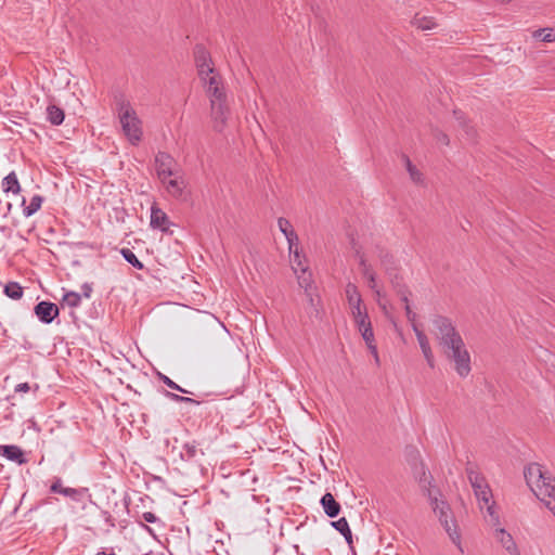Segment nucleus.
I'll return each instance as SVG.
<instances>
[{
	"label": "nucleus",
	"instance_id": "obj_1",
	"mask_svg": "<svg viewBox=\"0 0 555 555\" xmlns=\"http://www.w3.org/2000/svg\"><path fill=\"white\" fill-rule=\"evenodd\" d=\"M434 334L446 358L453 364L454 371L462 378L472 371L470 354L452 321L443 315L433 318Z\"/></svg>",
	"mask_w": 555,
	"mask_h": 555
},
{
	"label": "nucleus",
	"instance_id": "obj_2",
	"mask_svg": "<svg viewBox=\"0 0 555 555\" xmlns=\"http://www.w3.org/2000/svg\"><path fill=\"white\" fill-rule=\"evenodd\" d=\"M194 60L197 75L203 83L210 104L221 103L225 100L224 87L220 74L215 68L210 53L203 47L194 48Z\"/></svg>",
	"mask_w": 555,
	"mask_h": 555
},
{
	"label": "nucleus",
	"instance_id": "obj_3",
	"mask_svg": "<svg viewBox=\"0 0 555 555\" xmlns=\"http://www.w3.org/2000/svg\"><path fill=\"white\" fill-rule=\"evenodd\" d=\"M466 473L480 509L482 511L486 507L491 525L498 526L500 516L495 511V502L486 478L473 468H467Z\"/></svg>",
	"mask_w": 555,
	"mask_h": 555
},
{
	"label": "nucleus",
	"instance_id": "obj_4",
	"mask_svg": "<svg viewBox=\"0 0 555 555\" xmlns=\"http://www.w3.org/2000/svg\"><path fill=\"white\" fill-rule=\"evenodd\" d=\"M441 493H434L431 498H427L434 513L438 516L441 526L444 528L450 539L457 545L459 550L463 553L461 545V534L453 517H451V508L447 501L440 500Z\"/></svg>",
	"mask_w": 555,
	"mask_h": 555
},
{
	"label": "nucleus",
	"instance_id": "obj_5",
	"mask_svg": "<svg viewBox=\"0 0 555 555\" xmlns=\"http://www.w3.org/2000/svg\"><path fill=\"white\" fill-rule=\"evenodd\" d=\"M119 124L124 135L131 145H138L143 137L142 121L132 106H120Z\"/></svg>",
	"mask_w": 555,
	"mask_h": 555
},
{
	"label": "nucleus",
	"instance_id": "obj_6",
	"mask_svg": "<svg viewBox=\"0 0 555 555\" xmlns=\"http://www.w3.org/2000/svg\"><path fill=\"white\" fill-rule=\"evenodd\" d=\"M524 476L527 485L539 499L542 496L541 490L546 486H555V478L538 463H530L524 469Z\"/></svg>",
	"mask_w": 555,
	"mask_h": 555
},
{
	"label": "nucleus",
	"instance_id": "obj_7",
	"mask_svg": "<svg viewBox=\"0 0 555 555\" xmlns=\"http://www.w3.org/2000/svg\"><path fill=\"white\" fill-rule=\"evenodd\" d=\"M413 475L425 496L431 498L434 493H439L440 490L435 487L431 474L423 463L415 466Z\"/></svg>",
	"mask_w": 555,
	"mask_h": 555
},
{
	"label": "nucleus",
	"instance_id": "obj_8",
	"mask_svg": "<svg viewBox=\"0 0 555 555\" xmlns=\"http://www.w3.org/2000/svg\"><path fill=\"white\" fill-rule=\"evenodd\" d=\"M176 162L171 155L165 152H158L155 156V168L157 177L162 182H166V179L176 175L173 166Z\"/></svg>",
	"mask_w": 555,
	"mask_h": 555
},
{
	"label": "nucleus",
	"instance_id": "obj_9",
	"mask_svg": "<svg viewBox=\"0 0 555 555\" xmlns=\"http://www.w3.org/2000/svg\"><path fill=\"white\" fill-rule=\"evenodd\" d=\"M346 297L350 308L351 315H360L363 312H367L365 306L363 305L362 297L359 293V289L356 284L348 283L346 285Z\"/></svg>",
	"mask_w": 555,
	"mask_h": 555
},
{
	"label": "nucleus",
	"instance_id": "obj_10",
	"mask_svg": "<svg viewBox=\"0 0 555 555\" xmlns=\"http://www.w3.org/2000/svg\"><path fill=\"white\" fill-rule=\"evenodd\" d=\"M494 529V538L501 544V546L509 554V555H521L520 551L509 532H507L504 528L498 526H493Z\"/></svg>",
	"mask_w": 555,
	"mask_h": 555
},
{
	"label": "nucleus",
	"instance_id": "obj_11",
	"mask_svg": "<svg viewBox=\"0 0 555 555\" xmlns=\"http://www.w3.org/2000/svg\"><path fill=\"white\" fill-rule=\"evenodd\" d=\"M37 318L44 324H50L59 315V307L50 301H40L34 308Z\"/></svg>",
	"mask_w": 555,
	"mask_h": 555
},
{
	"label": "nucleus",
	"instance_id": "obj_12",
	"mask_svg": "<svg viewBox=\"0 0 555 555\" xmlns=\"http://www.w3.org/2000/svg\"><path fill=\"white\" fill-rule=\"evenodd\" d=\"M289 254L292 255L291 262L293 270L295 271V273L299 271L302 273V275L298 278L300 286L307 287L310 282V278L306 276L308 267L305 264L304 261L305 256L299 251L298 246H295L293 248V253Z\"/></svg>",
	"mask_w": 555,
	"mask_h": 555
},
{
	"label": "nucleus",
	"instance_id": "obj_13",
	"mask_svg": "<svg viewBox=\"0 0 555 555\" xmlns=\"http://www.w3.org/2000/svg\"><path fill=\"white\" fill-rule=\"evenodd\" d=\"M151 227L154 229H159L163 232H167L171 222L167 214L160 209L159 207L153 205L151 207Z\"/></svg>",
	"mask_w": 555,
	"mask_h": 555
},
{
	"label": "nucleus",
	"instance_id": "obj_14",
	"mask_svg": "<svg viewBox=\"0 0 555 555\" xmlns=\"http://www.w3.org/2000/svg\"><path fill=\"white\" fill-rule=\"evenodd\" d=\"M413 332L415 333L418 345L421 347V350H422L428 365L430 367H434L435 359H434V354H433L427 336L425 335V333L422 330H420V327L416 324L413 325Z\"/></svg>",
	"mask_w": 555,
	"mask_h": 555
},
{
	"label": "nucleus",
	"instance_id": "obj_15",
	"mask_svg": "<svg viewBox=\"0 0 555 555\" xmlns=\"http://www.w3.org/2000/svg\"><path fill=\"white\" fill-rule=\"evenodd\" d=\"M278 225L280 231L284 234L285 238L287 240L289 253H293V248L295 246H298L299 244L297 233L295 232L291 222L283 217L278 219Z\"/></svg>",
	"mask_w": 555,
	"mask_h": 555
},
{
	"label": "nucleus",
	"instance_id": "obj_16",
	"mask_svg": "<svg viewBox=\"0 0 555 555\" xmlns=\"http://www.w3.org/2000/svg\"><path fill=\"white\" fill-rule=\"evenodd\" d=\"M324 513L330 518H335L340 513V504L335 500L332 493L326 492L320 500Z\"/></svg>",
	"mask_w": 555,
	"mask_h": 555
},
{
	"label": "nucleus",
	"instance_id": "obj_17",
	"mask_svg": "<svg viewBox=\"0 0 555 555\" xmlns=\"http://www.w3.org/2000/svg\"><path fill=\"white\" fill-rule=\"evenodd\" d=\"M230 115V106H211V118L214 128L221 131Z\"/></svg>",
	"mask_w": 555,
	"mask_h": 555
},
{
	"label": "nucleus",
	"instance_id": "obj_18",
	"mask_svg": "<svg viewBox=\"0 0 555 555\" xmlns=\"http://www.w3.org/2000/svg\"><path fill=\"white\" fill-rule=\"evenodd\" d=\"M166 186L167 192L176 198H179L183 194V190L185 189V181L182 177L176 176L175 178L166 179V182H163Z\"/></svg>",
	"mask_w": 555,
	"mask_h": 555
},
{
	"label": "nucleus",
	"instance_id": "obj_19",
	"mask_svg": "<svg viewBox=\"0 0 555 555\" xmlns=\"http://www.w3.org/2000/svg\"><path fill=\"white\" fill-rule=\"evenodd\" d=\"M0 450V454L12 462H15L17 464H23L26 462L22 449L17 446H1Z\"/></svg>",
	"mask_w": 555,
	"mask_h": 555
},
{
	"label": "nucleus",
	"instance_id": "obj_20",
	"mask_svg": "<svg viewBox=\"0 0 555 555\" xmlns=\"http://www.w3.org/2000/svg\"><path fill=\"white\" fill-rule=\"evenodd\" d=\"M401 159L405 166V169L410 176V179L417 185H424L425 178L421 170L411 162L408 155L402 154Z\"/></svg>",
	"mask_w": 555,
	"mask_h": 555
},
{
	"label": "nucleus",
	"instance_id": "obj_21",
	"mask_svg": "<svg viewBox=\"0 0 555 555\" xmlns=\"http://www.w3.org/2000/svg\"><path fill=\"white\" fill-rule=\"evenodd\" d=\"M395 287L397 288V293L401 296V300L404 302L405 307V315L406 319L412 323V326L415 324L416 314L412 311L409 304V292L404 286H401L397 279L392 281Z\"/></svg>",
	"mask_w": 555,
	"mask_h": 555
},
{
	"label": "nucleus",
	"instance_id": "obj_22",
	"mask_svg": "<svg viewBox=\"0 0 555 555\" xmlns=\"http://www.w3.org/2000/svg\"><path fill=\"white\" fill-rule=\"evenodd\" d=\"M199 454L203 455L204 452L198 448L195 441L185 442L180 452V456L183 461L195 460Z\"/></svg>",
	"mask_w": 555,
	"mask_h": 555
},
{
	"label": "nucleus",
	"instance_id": "obj_23",
	"mask_svg": "<svg viewBox=\"0 0 555 555\" xmlns=\"http://www.w3.org/2000/svg\"><path fill=\"white\" fill-rule=\"evenodd\" d=\"M2 190L5 193L12 192L13 194H18L21 192V185L14 171L3 178Z\"/></svg>",
	"mask_w": 555,
	"mask_h": 555
},
{
	"label": "nucleus",
	"instance_id": "obj_24",
	"mask_svg": "<svg viewBox=\"0 0 555 555\" xmlns=\"http://www.w3.org/2000/svg\"><path fill=\"white\" fill-rule=\"evenodd\" d=\"M542 496L539 498L545 506L552 512L555 516V485L546 486V488L541 490Z\"/></svg>",
	"mask_w": 555,
	"mask_h": 555
},
{
	"label": "nucleus",
	"instance_id": "obj_25",
	"mask_svg": "<svg viewBox=\"0 0 555 555\" xmlns=\"http://www.w3.org/2000/svg\"><path fill=\"white\" fill-rule=\"evenodd\" d=\"M411 23L414 27L422 30H431L437 26L434 17L420 14H416Z\"/></svg>",
	"mask_w": 555,
	"mask_h": 555
},
{
	"label": "nucleus",
	"instance_id": "obj_26",
	"mask_svg": "<svg viewBox=\"0 0 555 555\" xmlns=\"http://www.w3.org/2000/svg\"><path fill=\"white\" fill-rule=\"evenodd\" d=\"M42 202H43V197L41 195H34L28 205H25L26 201H25V198H23L22 205L24 206V208H23L24 216L28 218V217L33 216L34 214H36L40 209Z\"/></svg>",
	"mask_w": 555,
	"mask_h": 555
},
{
	"label": "nucleus",
	"instance_id": "obj_27",
	"mask_svg": "<svg viewBox=\"0 0 555 555\" xmlns=\"http://www.w3.org/2000/svg\"><path fill=\"white\" fill-rule=\"evenodd\" d=\"M360 333H361V336H362L363 340L365 341L367 348L374 356L376 363H378L379 358H378L377 347L375 345L373 328L366 327V328H364V331H361Z\"/></svg>",
	"mask_w": 555,
	"mask_h": 555
},
{
	"label": "nucleus",
	"instance_id": "obj_28",
	"mask_svg": "<svg viewBox=\"0 0 555 555\" xmlns=\"http://www.w3.org/2000/svg\"><path fill=\"white\" fill-rule=\"evenodd\" d=\"M332 526L344 535V538L349 544L352 543V533L349 524L345 517H341L336 521H332Z\"/></svg>",
	"mask_w": 555,
	"mask_h": 555
},
{
	"label": "nucleus",
	"instance_id": "obj_29",
	"mask_svg": "<svg viewBox=\"0 0 555 555\" xmlns=\"http://www.w3.org/2000/svg\"><path fill=\"white\" fill-rule=\"evenodd\" d=\"M48 119L52 125H61L65 118L64 111L61 106H47Z\"/></svg>",
	"mask_w": 555,
	"mask_h": 555
},
{
	"label": "nucleus",
	"instance_id": "obj_30",
	"mask_svg": "<svg viewBox=\"0 0 555 555\" xmlns=\"http://www.w3.org/2000/svg\"><path fill=\"white\" fill-rule=\"evenodd\" d=\"M81 295L79 293H76V292H66L64 295H63V298H62V302H61V306L64 307V306H67L69 308H77L80 306L81 304Z\"/></svg>",
	"mask_w": 555,
	"mask_h": 555
},
{
	"label": "nucleus",
	"instance_id": "obj_31",
	"mask_svg": "<svg viewBox=\"0 0 555 555\" xmlns=\"http://www.w3.org/2000/svg\"><path fill=\"white\" fill-rule=\"evenodd\" d=\"M3 292L9 298L14 299V300L22 298L23 293H24L23 287L16 282H9L4 286Z\"/></svg>",
	"mask_w": 555,
	"mask_h": 555
},
{
	"label": "nucleus",
	"instance_id": "obj_32",
	"mask_svg": "<svg viewBox=\"0 0 555 555\" xmlns=\"http://www.w3.org/2000/svg\"><path fill=\"white\" fill-rule=\"evenodd\" d=\"M120 254L124 257V259L135 269L142 270L144 268V264L138 259V257L131 249L122 248L120 250Z\"/></svg>",
	"mask_w": 555,
	"mask_h": 555
},
{
	"label": "nucleus",
	"instance_id": "obj_33",
	"mask_svg": "<svg viewBox=\"0 0 555 555\" xmlns=\"http://www.w3.org/2000/svg\"><path fill=\"white\" fill-rule=\"evenodd\" d=\"M164 395L171 401L178 402V403H189V404H196V405H198L201 403L199 401H197L193 398L180 396L175 392L167 391V390L164 391Z\"/></svg>",
	"mask_w": 555,
	"mask_h": 555
},
{
	"label": "nucleus",
	"instance_id": "obj_34",
	"mask_svg": "<svg viewBox=\"0 0 555 555\" xmlns=\"http://www.w3.org/2000/svg\"><path fill=\"white\" fill-rule=\"evenodd\" d=\"M157 376H158V379L160 382H163L170 389L177 390L182 393H188V395L192 393L190 390L184 389L181 386H179L177 383H175L172 379H170L167 375H165L163 373H158Z\"/></svg>",
	"mask_w": 555,
	"mask_h": 555
},
{
	"label": "nucleus",
	"instance_id": "obj_35",
	"mask_svg": "<svg viewBox=\"0 0 555 555\" xmlns=\"http://www.w3.org/2000/svg\"><path fill=\"white\" fill-rule=\"evenodd\" d=\"M533 38H541L544 42H553L555 41V35L553 34V28H540L533 31Z\"/></svg>",
	"mask_w": 555,
	"mask_h": 555
},
{
	"label": "nucleus",
	"instance_id": "obj_36",
	"mask_svg": "<svg viewBox=\"0 0 555 555\" xmlns=\"http://www.w3.org/2000/svg\"><path fill=\"white\" fill-rule=\"evenodd\" d=\"M354 323L359 330V332L364 331L366 327H372L371 321L369 320L367 312H363L362 314L353 315Z\"/></svg>",
	"mask_w": 555,
	"mask_h": 555
},
{
	"label": "nucleus",
	"instance_id": "obj_37",
	"mask_svg": "<svg viewBox=\"0 0 555 555\" xmlns=\"http://www.w3.org/2000/svg\"><path fill=\"white\" fill-rule=\"evenodd\" d=\"M453 114L456 119L462 120L463 119V113L461 109H454ZM461 125H463L465 132L468 137L473 138L475 134V130L472 126L466 125L464 121H460Z\"/></svg>",
	"mask_w": 555,
	"mask_h": 555
},
{
	"label": "nucleus",
	"instance_id": "obj_38",
	"mask_svg": "<svg viewBox=\"0 0 555 555\" xmlns=\"http://www.w3.org/2000/svg\"><path fill=\"white\" fill-rule=\"evenodd\" d=\"M366 282H367V286L374 292V294L377 297H380L382 296V291H380V288L377 285L376 275H370V279H367Z\"/></svg>",
	"mask_w": 555,
	"mask_h": 555
},
{
	"label": "nucleus",
	"instance_id": "obj_39",
	"mask_svg": "<svg viewBox=\"0 0 555 555\" xmlns=\"http://www.w3.org/2000/svg\"><path fill=\"white\" fill-rule=\"evenodd\" d=\"M60 494H62L64 496L72 498L74 500H77V498L79 495V490H77L75 488H69V487H63Z\"/></svg>",
	"mask_w": 555,
	"mask_h": 555
},
{
	"label": "nucleus",
	"instance_id": "obj_40",
	"mask_svg": "<svg viewBox=\"0 0 555 555\" xmlns=\"http://www.w3.org/2000/svg\"><path fill=\"white\" fill-rule=\"evenodd\" d=\"M63 489L62 479L60 477H54L53 482L50 487V491L52 493H61Z\"/></svg>",
	"mask_w": 555,
	"mask_h": 555
},
{
	"label": "nucleus",
	"instance_id": "obj_41",
	"mask_svg": "<svg viewBox=\"0 0 555 555\" xmlns=\"http://www.w3.org/2000/svg\"><path fill=\"white\" fill-rule=\"evenodd\" d=\"M142 518L144 521H146L149 524H154V522L158 521V517L152 512H144L142 514Z\"/></svg>",
	"mask_w": 555,
	"mask_h": 555
},
{
	"label": "nucleus",
	"instance_id": "obj_42",
	"mask_svg": "<svg viewBox=\"0 0 555 555\" xmlns=\"http://www.w3.org/2000/svg\"><path fill=\"white\" fill-rule=\"evenodd\" d=\"M81 291H82V293L80 294L81 298L82 297L90 298L91 297V293H92V285L89 284V283H83L82 286H81Z\"/></svg>",
	"mask_w": 555,
	"mask_h": 555
},
{
	"label": "nucleus",
	"instance_id": "obj_43",
	"mask_svg": "<svg viewBox=\"0 0 555 555\" xmlns=\"http://www.w3.org/2000/svg\"><path fill=\"white\" fill-rule=\"evenodd\" d=\"M30 390L28 383H21L15 386V392H27Z\"/></svg>",
	"mask_w": 555,
	"mask_h": 555
},
{
	"label": "nucleus",
	"instance_id": "obj_44",
	"mask_svg": "<svg viewBox=\"0 0 555 555\" xmlns=\"http://www.w3.org/2000/svg\"><path fill=\"white\" fill-rule=\"evenodd\" d=\"M362 274L366 280L370 279V275H375L371 266H364V268L362 269Z\"/></svg>",
	"mask_w": 555,
	"mask_h": 555
},
{
	"label": "nucleus",
	"instance_id": "obj_45",
	"mask_svg": "<svg viewBox=\"0 0 555 555\" xmlns=\"http://www.w3.org/2000/svg\"><path fill=\"white\" fill-rule=\"evenodd\" d=\"M437 140L443 144H449V138L446 133H439Z\"/></svg>",
	"mask_w": 555,
	"mask_h": 555
},
{
	"label": "nucleus",
	"instance_id": "obj_46",
	"mask_svg": "<svg viewBox=\"0 0 555 555\" xmlns=\"http://www.w3.org/2000/svg\"><path fill=\"white\" fill-rule=\"evenodd\" d=\"M360 266H361V268H362V269L364 268V266H369V264L366 263V260L364 259V257H361V258H360Z\"/></svg>",
	"mask_w": 555,
	"mask_h": 555
},
{
	"label": "nucleus",
	"instance_id": "obj_47",
	"mask_svg": "<svg viewBox=\"0 0 555 555\" xmlns=\"http://www.w3.org/2000/svg\"><path fill=\"white\" fill-rule=\"evenodd\" d=\"M142 526H143V527H144V528H145L150 533H152V529H151L149 526H146V525H144V524H142Z\"/></svg>",
	"mask_w": 555,
	"mask_h": 555
},
{
	"label": "nucleus",
	"instance_id": "obj_48",
	"mask_svg": "<svg viewBox=\"0 0 555 555\" xmlns=\"http://www.w3.org/2000/svg\"><path fill=\"white\" fill-rule=\"evenodd\" d=\"M98 555H116V554L115 553L106 554V553L102 552V553H99Z\"/></svg>",
	"mask_w": 555,
	"mask_h": 555
}]
</instances>
